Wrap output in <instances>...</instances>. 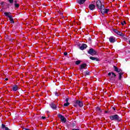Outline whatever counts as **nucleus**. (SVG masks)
Instances as JSON below:
<instances>
[{
	"label": "nucleus",
	"instance_id": "26",
	"mask_svg": "<svg viewBox=\"0 0 130 130\" xmlns=\"http://www.w3.org/2000/svg\"><path fill=\"white\" fill-rule=\"evenodd\" d=\"M8 1L10 4H13V3H14V0H8Z\"/></svg>",
	"mask_w": 130,
	"mask_h": 130
},
{
	"label": "nucleus",
	"instance_id": "2",
	"mask_svg": "<svg viewBox=\"0 0 130 130\" xmlns=\"http://www.w3.org/2000/svg\"><path fill=\"white\" fill-rule=\"evenodd\" d=\"M73 106L74 107H77V106H79V107H83L84 106V104L83 103V102L77 100V101H74L72 103Z\"/></svg>",
	"mask_w": 130,
	"mask_h": 130
},
{
	"label": "nucleus",
	"instance_id": "23",
	"mask_svg": "<svg viewBox=\"0 0 130 130\" xmlns=\"http://www.w3.org/2000/svg\"><path fill=\"white\" fill-rule=\"evenodd\" d=\"M96 111H99V112H101V109L100 108L97 107L96 108Z\"/></svg>",
	"mask_w": 130,
	"mask_h": 130
},
{
	"label": "nucleus",
	"instance_id": "1",
	"mask_svg": "<svg viewBox=\"0 0 130 130\" xmlns=\"http://www.w3.org/2000/svg\"><path fill=\"white\" fill-rule=\"evenodd\" d=\"M96 7L99 10H100L101 13L102 14V15H104L105 14H108V12L109 11V9H106L105 7L104 6V5L102 4L101 3V1H98L96 2Z\"/></svg>",
	"mask_w": 130,
	"mask_h": 130
},
{
	"label": "nucleus",
	"instance_id": "12",
	"mask_svg": "<svg viewBox=\"0 0 130 130\" xmlns=\"http://www.w3.org/2000/svg\"><path fill=\"white\" fill-rule=\"evenodd\" d=\"M86 0H77V3L79 5H83Z\"/></svg>",
	"mask_w": 130,
	"mask_h": 130
},
{
	"label": "nucleus",
	"instance_id": "33",
	"mask_svg": "<svg viewBox=\"0 0 130 130\" xmlns=\"http://www.w3.org/2000/svg\"><path fill=\"white\" fill-rule=\"evenodd\" d=\"M24 130H30V129H29L28 128H24Z\"/></svg>",
	"mask_w": 130,
	"mask_h": 130
},
{
	"label": "nucleus",
	"instance_id": "22",
	"mask_svg": "<svg viewBox=\"0 0 130 130\" xmlns=\"http://www.w3.org/2000/svg\"><path fill=\"white\" fill-rule=\"evenodd\" d=\"M69 105H70V103H66L64 104L63 106H64L65 107H68V106H69Z\"/></svg>",
	"mask_w": 130,
	"mask_h": 130
},
{
	"label": "nucleus",
	"instance_id": "25",
	"mask_svg": "<svg viewBox=\"0 0 130 130\" xmlns=\"http://www.w3.org/2000/svg\"><path fill=\"white\" fill-rule=\"evenodd\" d=\"M2 128H6V127H6V125L4 124H2Z\"/></svg>",
	"mask_w": 130,
	"mask_h": 130
},
{
	"label": "nucleus",
	"instance_id": "15",
	"mask_svg": "<svg viewBox=\"0 0 130 130\" xmlns=\"http://www.w3.org/2000/svg\"><path fill=\"white\" fill-rule=\"evenodd\" d=\"M89 58L90 59H91V60H95V61H99V59H98L97 57L90 56Z\"/></svg>",
	"mask_w": 130,
	"mask_h": 130
},
{
	"label": "nucleus",
	"instance_id": "34",
	"mask_svg": "<svg viewBox=\"0 0 130 130\" xmlns=\"http://www.w3.org/2000/svg\"><path fill=\"white\" fill-rule=\"evenodd\" d=\"M72 130H80L79 129H73Z\"/></svg>",
	"mask_w": 130,
	"mask_h": 130
},
{
	"label": "nucleus",
	"instance_id": "36",
	"mask_svg": "<svg viewBox=\"0 0 130 130\" xmlns=\"http://www.w3.org/2000/svg\"><path fill=\"white\" fill-rule=\"evenodd\" d=\"M108 112H107V111H106V112H105L106 113H108Z\"/></svg>",
	"mask_w": 130,
	"mask_h": 130
},
{
	"label": "nucleus",
	"instance_id": "20",
	"mask_svg": "<svg viewBox=\"0 0 130 130\" xmlns=\"http://www.w3.org/2000/svg\"><path fill=\"white\" fill-rule=\"evenodd\" d=\"M90 75V72L88 71H85L84 72V76L86 77V76H89Z\"/></svg>",
	"mask_w": 130,
	"mask_h": 130
},
{
	"label": "nucleus",
	"instance_id": "6",
	"mask_svg": "<svg viewBox=\"0 0 130 130\" xmlns=\"http://www.w3.org/2000/svg\"><path fill=\"white\" fill-rule=\"evenodd\" d=\"M58 117L60 118L62 122H63V123H66V122H67V119L63 116H62V115L59 114Z\"/></svg>",
	"mask_w": 130,
	"mask_h": 130
},
{
	"label": "nucleus",
	"instance_id": "24",
	"mask_svg": "<svg viewBox=\"0 0 130 130\" xmlns=\"http://www.w3.org/2000/svg\"><path fill=\"white\" fill-rule=\"evenodd\" d=\"M75 63H76V64H77V65L80 64L81 63V61L77 60V61H76Z\"/></svg>",
	"mask_w": 130,
	"mask_h": 130
},
{
	"label": "nucleus",
	"instance_id": "11",
	"mask_svg": "<svg viewBox=\"0 0 130 130\" xmlns=\"http://www.w3.org/2000/svg\"><path fill=\"white\" fill-rule=\"evenodd\" d=\"M114 71L115 72H117V73L118 74L119 73H120L121 72H122V71H121V69H118L117 68V67H115V66H114Z\"/></svg>",
	"mask_w": 130,
	"mask_h": 130
},
{
	"label": "nucleus",
	"instance_id": "32",
	"mask_svg": "<svg viewBox=\"0 0 130 130\" xmlns=\"http://www.w3.org/2000/svg\"><path fill=\"white\" fill-rule=\"evenodd\" d=\"M9 80V79H8V78H6V79H5V81H8Z\"/></svg>",
	"mask_w": 130,
	"mask_h": 130
},
{
	"label": "nucleus",
	"instance_id": "31",
	"mask_svg": "<svg viewBox=\"0 0 130 130\" xmlns=\"http://www.w3.org/2000/svg\"><path fill=\"white\" fill-rule=\"evenodd\" d=\"M46 118V117L42 116V119H45Z\"/></svg>",
	"mask_w": 130,
	"mask_h": 130
},
{
	"label": "nucleus",
	"instance_id": "4",
	"mask_svg": "<svg viewBox=\"0 0 130 130\" xmlns=\"http://www.w3.org/2000/svg\"><path fill=\"white\" fill-rule=\"evenodd\" d=\"M111 74H112V76H111ZM108 76L109 77H110V76H111L110 77V79L112 81H114V80H115V77H116V75H115V73H113V72H110L108 73Z\"/></svg>",
	"mask_w": 130,
	"mask_h": 130
},
{
	"label": "nucleus",
	"instance_id": "9",
	"mask_svg": "<svg viewBox=\"0 0 130 130\" xmlns=\"http://www.w3.org/2000/svg\"><path fill=\"white\" fill-rule=\"evenodd\" d=\"M86 67H87V64L83 63L81 65H80V71H82V70L83 69L85 70Z\"/></svg>",
	"mask_w": 130,
	"mask_h": 130
},
{
	"label": "nucleus",
	"instance_id": "29",
	"mask_svg": "<svg viewBox=\"0 0 130 130\" xmlns=\"http://www.w3.org/2000/svg\"><path fill=\"white\" fill-rule=\"evenodd\" d=\"M64 55L65 56H67V55H68V52H64Z\"/></svg>",
	"mask_w": 130,
	"mask_h": 130
},
{
	"label": "nucleus",
	"instance_id": "19",
	"mask_svg": "<svg viewBox=\"0 0 130 130\" xmlns=\"http://www.w3.org/2000/svg\"><path fill=\"white\" fill-rule=\"evenodd\" d=\"M9 20L10 21L11 24H14L15 23V21H14V19H13L12 16H11V17L9 18Z\"/></svg>",
	"mask_w": 130,
	"mask_h": 130
},
{
	"label": "nucleus",
	"instance_id": "7",
	"mask_svg": "<svg viewBox=\"0 0 130 130\" xmlns=\"http://www.w3.org/2000/svg\"><path fill=\"white\" fill-rule=\"evenodd\" d=\"M113 31L115 33H116L117 35H119V36H121L122 37H123V36H124V35H123L122 32L117 30V29H114Z\"/></svg>",
	"mask_w": 130,
	"mask_h": 130
},
{
	"label": "nucleus",
	"instance_id": "5",
	"mask_svg": "<svg viewBox=\"0 0 130 130\" xmlns=\"http://www.w3.org/2000/svg\"><path fill=\"white\" fill-rule=\"evenodd\" d=\"M88 52L91 55H96L97 54V52L93 48L90 49Z\"/></svg>",
	"mask_w": 130,
	"mask_h": 130
},
{
	"label": "nucleus",
	"instance_id": "37",
	"mask_svg": "<svg viewBox=\"0 0 130 130\" xmlns=\"http://www.w3.org/2000/svg\"><path fill=\"white\" fill-rule=\"evenodd\" d=\"M129 44H130V40L129 41Z\"/></svg>",
	"mask_w": 130,
	"mask_h": 130
},
{
	"label": "nucleus",
	"instance_id": "10",
	"mask_svg": "<svg viewBox=\"0 0 130 130\" xmlns=\"http://www.w3.org/2000/svg\"><path fill=\"white\" fill-rule=\"evenodd\" d=\"M87 45L86 44H82L81 46L80 47V49L81 50H84V49L87 48Z\"/></svg>",
	"mask_w": 130,
	"mask_h": 130
},
{
	"label": "nucleus",
	"instance_id": "30",
	"mask_svg": "<svg viewBox=\"0 0 130 130\" xmlns=\"http://www.w3.org/2000/svg\"><path fill=\"white\" fill-rule=\"evenodd\" d=\"M55 95V96H58V93H57V92L56 91Z\"/></svg>",
	"mask_w": 130,
	"mask_h": 130
},
{
	"label": "nucleus",
	"instance_id": "21",
	"mask_svg": "<svg viewBox=\"0 0 130 130\" xmlns=\"http://www.w3.org/2000/svg\"><path fill=\"white\" fill-rule=\"evenodd\" d=\"M15 8H19V7H20V5L18 4H16L17 3V1H15Z\"/></svg>",
	"mask_w": 130,
	"mask_h": 130
},
{
	"label": "nucleus",
	"instance_id": "27",
	"mask_svg": "<svg viewBox=\"0 0 130 130\" xmlns=\"http://www.w3.org/2000/svg\"><path fill=\"white\" fill-rule=\"evenodd\" d=\"M65 101H66V103H69V99H68V98H67V99L65 100Z\"/></svg>",
	"mask_w": 130,
	"mask_h": 130
},
{
	"label": "nucleus",
	"instance_id": "14",
	"mask_svg": "<svg viewBox=\"0 0 130 130\" xmlns=\"http://www.w3.org/2000/svg\"><path fill=\"white\" fill-rule=\"evenodd\" d=\"M18 88L19 87H18V85H14L12 88V90L14 92H16V91H18Z\"/></svg>",
	"mask_w": 130,
	"mask_h": 130
},
{
	"label": "nucleus",
	"instance_id": "28",
	"mask_svg": "<svg viewBox=\"0 0 130 130\" xmlns=\"http://www.w3.org/2000/svg\"><path fill=\"white\" fill-rule=\"evenodd\" d=\"M124 24H125V21H123L121 22V25H122V26H123V25H124Z\"/></svg>",
	"mask_w": 130,
	"mask_h": 130
},
{
	"label": "nucleus",
	"instance_id": "16",
	"mask_svg": "<svg viewBox=\"0 0 130 130\" xmlns=\"http://www.w3.org/2000/svg\"><path fill=\"white\" fill-rule=\"evenodd\" d=\"M50 106L52 109H56V105L54 103H51Z\"/></svg>",
	"mask_w": 130,
	"mask_h": 130
},
{
	"label": "nucleus",
	"instance_id": "3",
	"mask_svg": "<svg viewBox=\"0 0 130 130\" xmlns=\"http://www.w3.org/2000/svg\"><path fill=\"white\" fill-rule=\"evenodd\" d=\"M111 120H115V121H120L121 120L119 116L118 115H113L110 116Z\"/></svg>",
	"mask_w": 130,
	"mask_h": 130
},
{
	"label": "nucleus",
	"instance_id": "35",
	"mask_svg": "<svg viewBox=\"0 0 130 130\" xmlns=\"http://www.w3.org/2000/svg\"><path fill=\"white\" fill-rule=\"evenodd\" d=\"M113 109H114V110H115V108H113Z\"/></svg>",
	"mask_w": 130,
	"mask_h": 130
},
{
	"label": "nucleus",
	"instance_id": "17",
	"mask_svg": "<svg viewBox=\"0 0 130 130\" xmlns=\"http://www.w3.org/2000/svg\"><path fill=\"white\" fill-rule=\"evenodd\" d=\"M10 14H11V13H10V12H5V13H4L5 16H6V17H8L9 18L12 17V16L10 15Z\"/></svg>",
	"mask_w": 130,
	"mask_h": 130
},
{
	"label": "nucleus",
	"instance_id": "8",
	"mask_svg": "<svg viewBox=\"0 0 130 130\" xmlns=\"http://www.w3.org/2000/svg\"><path fill=\"white\" fill-rule=\"evenodd\" d=\"M109 41L111 42V43H114V42L116 41V39L114 37H110L109 38Z\"/></svg>",
	"mask_w": 130,
	"mask_h": 130
},
{
	"label": "nucleus",
	"instance_id": "18",
	"mask_svg": "<svg viewBox=\"0 0 130 130\" xmlns=\"http://www.w3.org/2000/svg\"><path fill=\"white\" fill-rule=\"evenodd\" d=\"M119 80H121V76H122L123 75V73H122V71H121V72H119Z\"/></svg>",
	"mask_w": 130,
	"mask_h": 130
},
{
	"label": "nucleus",
	"instance_id": "13",
	"mask_svg": "<svg viewBox=\"0 0 130 130\" xmlns=\"http://www.w3.org/2000/svg\"><path fill=\"white\" fill-rule=\"evenodd\" d=\"M89 9L91 11H93V10H95V5L93 4L90 5L89 6Z\"/></svg>",
	"mask_w": 130,
	"mask_h": 130
}]
</instances>
